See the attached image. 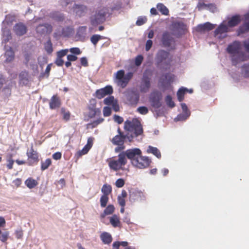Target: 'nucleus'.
<instances>
[{
	"instance_id": "obj_5",
	"label": "nucleus",
	"mask_w": 249,
	"mask_h": 249,
	"mask_svg": "<svg viewBox=\"0 0 249 249\" xmlns=\"http://www.w3.org/2000/svg\"><path fill=\"white\" fill-rule=\"evenodd\" d=\"M156 60L158 65H163L165 66V69L170 68L172 61V57H170L169 53L163 50H160L158 52Z\"/></svg>"
},
{
	"instance_id": "obj_16",
	"label": "nucleus",
	"mask_w": 249,
	"mask_h": 249,
	"mask_svg": "<svg viewBox=\"0 0 249 249\" xmlns=\"http://www.w3.org/2000/svg\"><path fill=\"white\" fill-rule=\"evenodd\" d=\"M245 22L241 25L237 30L238 35L249 32V13L245 16Z\"/></svg>"
},
{
	"instance_id": "obj_58",
	"label": "nucleus",
	"mask_w": 249,
	"mask_h": 249,
	"mask_svg": "<svg viewBox=\"0 0 249 249\" xmlns=\"http://www.w3.org/2000/svg\"><path fill=\"white\" fill-rule=\"evenodd\" d=\"M111 114V108L108 107H105L103 108V115L105 117L109 116Z\"/></svg>"
},
{
	"instance_id": "obj_12",
	"label": "nucleus",
	"mask_w": 249,
	"mask_h": 249,
	"mask_svg": "<svg viewBox=\"0 0 249 249\" xmlns=\"http://www.w3.org/2000/svg\"><path fill=\"white\" fill-rule=\"evenodd\" d=\"M126 97L129 105L134 107L137 105L139 100V95L137 92L133 90L128 91Z\"/></svg>"
},
{
	"instance_id": "obj_1",
	"label": "nucleus",
	"mask_w": 249,
	"mask_h": 249,
	"mask_svg": "<svg viewBox=\"0 0 249 249\" xmlns=\"http://www.w3.org/2000/svg\"><path fill=\"white\" fill-rule=\"evenodd\" d=\"M226 51L231 55L233 65H236L241 62L249 59V55L243 51L242 44L239 41H234L230 44L228 46Z\"/></svg>"
},
{
	"instance_id": "obj_20",
	"label": "nucleus",
	"mask_w": 249,
	"mask_h": 249,
	"mask_svg": "<svg viewBox=\"0 0 249 249\" xmlns=\"http://www.w3.org/2000/svg\"><path fill=\"white\" fill-rule=\"evenodd\" d=\"M61 105V101L57 95H53L49 102V107L51 109L59 108Z\"/></svg>"
},
{
	"instance_id": "obj_27",
	"label": "nucleus",
	"mask_w": 249,
	"mask_h": 249,
	"mask_svg": "<svg viewBox=\"0 0 249 249\" xmlns=\"http://www.w3.org/2000/svg\"><path fill=\"white\" fill-rule=\"evenodd\" d=\"M100 238L104 244L109 245L112 241L111 235L107 232H103L100 235Z\"/></svg>"
},
{
	"instance_id": "obj_18",
	"label": "nucleus",
	"mask_w": 249,
	"mask_h": 249,
	"mask_svg": "<svg viewBox=\"0 0 249 249\" xmlns=\"http://www.w3.org/2000/svg\"><path fill=\"white\" fill-rule=\"evenodd\" d=\"M130 199L133 201L142 202L145 200L146 196L143 192L135 191L130 195Z\"/></svg>"
},
{
	"instance_id": "obj_2",
	"label": "nucleus",
	"mask_w": 249,
	"mask_h": 249,
	"mask_svg": "<svg viewBox=\"0 0 249 249\" xmlns=\"http://www.w3.org/2000/svg\"><path fill=\"white\" fill-rule=\"evenodd\" d=\"M119 153L117 159L112 158L107 160L109 168L114 171L124 170V167L127 162L126 158H125L122 152Z\"/></svg>"
},
{
	"instance_id": "obj_22",
	"label": "nucleus",
	"mask_w": 249,
	"mask_h": 249,
	"mask_svg": "<svg viewBox=\"0 0 249 249\" xmlns=\"http://www.w3.org/2000/svg\"><path fill=\"white\" fill-rule=\"evenodd\" d=\"M4 57H5V62L9 63L14 61L15 54V52L11 47H9L4 53Z\"/></svg>"
},
{
	"instance_id": "obj_50",
	"label": "nucleus",
	"mask_w": 249,
	"mask_h": 249,
	"mask_svg": "<svg viewBox=\"0 0 249 249\" xmlns=\"http://www.w3.org/2000/svg\"><path fill=\"white\" fill-rule=\"evenodd\" d=\"M3 36L5 37V42H8L12 38V36L10 31L9 30H6L4 31Z\"/></svg>"
},
{
	"instance_id": "obj_25",
	"label": "nucleus",
	"mask_w": 249,
	"mask_h": 249,
	"mask_svg": "<svg viewBox=\"0 0 249 249\" xmlns=\"http://www.w3.org/2000/svg\"><path fill=\"white\" fill-rule=\"evenodd\" d=\"M229 31L228 27L227 25L221 24L215 30L214 36H218L219 38L221 37V35L223 34L227 33Z\"/></svg>"
},
{
	"instance_id": "obj_41",
	"label": "nucleus",
	"mask_w": 249,
	"mask_h": 249,
	"mask_svg": "<svg viewBox=\"0 0 249 249\" xmlns=\"http://www.w3.org/2000/svg\"><path fill=\"white\" fill-rule=\"evenodd\" d=\"M241 73L245 77H249V63L245 64L242 66Z\"/></svg>"
},
{
	"instance_id": "obj_64",
	"label": "nucleus",
	"mask_w": 249,
	"mask_h": 249,
	"mask_svg": "<svg viewBox=\"0 0 249 249\" xmlns=\"http://www.w3.org/2000/svg\"><path fill=\"white\" fill-rule=\"evenodd\" d=\"M8 163L7 164V167L8 169H12L13 168V165L14 162V160L12 159L11 157L10 158L7 160Z\"/></svg>"
},
{
	"instance_id": "obj_10",
	"label": "nucleus",
	"mask_w": 249,
	"mask_h": 249,
	"mask_svg": "<svg viewBox=\"0 0 249 249\" xmlns=\"http://www.w3.org/2000/svg\"><path fill=\"white\" fill-rule=\"evenodd\" d=\"M96 101L94 99H91L89 100V104L88 106V109L89 110L88 116L90 118H93L96 115H99L101 114V111L99 108L96 107Z\"/></svg>"
},
{
	"instance_id": "obj_43",
	"label": "nucleus",
	"mask_w": 249,
	"mask_h": 249,
	"mask_svg": "<svg viewBox=\"0 0 249 249\" xmlns=\"http://www.w3.org/2000/svg\"><path fill=\"white\" fill-rule=\"evenodd\" d=\"M104 121V119L103 118H100L88 124V126H90L91 128L96 127L99 124L102 123Z\"/></svg>"
},
{
	"instance_id": "obj_4",
	"label": "nucleus",
	"mask_w": 249,
	"mask_h": 249,
	"mask_svg": "<svg viewBox=\"0 0 249 249\" xmlns=\"http://www.w3.org/2000/svg\"><path fill=\"white\" fill-rule=\"evenodd\" d=\"M109 9L106 7H101L95 12V13L90 18V23L93 26L104 22L106 15L108 13Z\"/></svg>"
},
{
	"instance_id": "obj_51",
	"label": "nucleus",
	"mask_w": 249,
	"mask_h": 249,
	"mask_svg": "<svg viewBox=\"0 0 249 249\" xmlns=\"http://www.w3.org/2000/svg\"><path fill=\"white\" fill-rule=\"evenodd\" d=\"M190 112H187L184 114H180L178 115L176 118L177 121H184L187 119V118L190 116Z\"/></svg>"
},
{
	"instance_id": "obj_17",
	"label": "nucleus",
	"mask_w": 249,
	"mask_h": 249,
	"mask_svg": "<svg viewBox=\"0 0 249 249\" xmlns=\"http://www.w3.org/2000/svg\"><path fill=\"white\" fill-rule=\"evenodd\" d=\"M53 28L51 24L45 23L39 25L36 28L37 33L40 34H50L52 32Z\"/></svg>"
},
{
	"instance_id": "obj_24",
	"label": "nucleus",
	"mask_w": 249,
	"mask_h": 249,
	"mask_svg": "<svg viewBox=\"0 0 249 249\" xmlns=\"http://www.w3.org/2000/svg\"><path fill=\"white\" fill-rule=\"evenodd\" d=\"M73 11L79 17L84 16L87 11V8L82 5L75 4L73 7Z\"/></svg>"
},
{
	"instance_id": "obj_39",
	"label": "nucleus",
	"mask_w": 249,
	"mask_h": 249,
	"mask_svg": "<svg viewBox=\"0 0 249 249\" xmlns=\"http://www.w3.org/2000/svg\"><path fill=\"white\" fill-rule=\"evenodd\" d=\"M128 245L127 241H115L112 244V249H119V247L121 246L122 247H126Z\"/></svg>"
},
{
	"instance_id": "obj_52",
	"label": "nucleus",
	"mask_w": 249,
	"mask_h": 249,
	"mask_svg": "<svg viewBox=\"0 0 249 249\" xmlns=\"http://www.w3.org/2000/svg\"><path fill=\"white\" fill-rule=\"evenodd\" d=\"M165 102L167 105L171 107H175V105L174 102L172 101V98L170 95H167L165 98Z\"/></svg>"
},
{
	"instance_id": "obj_42",
	"label": "nucleus",
	"mask_w": 249,
	"mask_h": 249,
	"mask_svg": "<svg viewBox=\"0 0 249 249\" xmlns=\"http://www.w3.org/2000/svg\"><path fill=\"white\" fill-rule=\"evenodd\" d=\"M52 164V160L48 158L44 161H41V169L44 171L48 168V167Z\"/></svg>"
},
{
	"instance_id": "obj_34",
	"label": "nucleus",
	"mask_w": 249,
	"mask_h": 249,
	"mask_svg": "<svg viewBox=\"0 0 249 249\" xmlns=\"http://www.w3.org/2000/svg\"><path fill=\"white\" fill-rule=\"evenodd\" d=\"M115 208L113 205H108L104 211L103 213L101 214L102 218H104L106 215L112 214L114 211Z\"/></svg>"
},
{
	"instance_id": "obj_59",
	"label": "nucleus",
	"mask_w": 249,
	"mask_h": 249,
	"mask_svg": "<svg viewBox=\"0 0 249 249\" xmlns=\"http://www.w3.org/2000/svg\"><path fill=\"white\" fill-rule=\"evenodd\" d=\"M125 182L124 179L119 178L115 182V186L117 188H121L124 185Z\"/></svg>"
},
{
	"instance_id": "obj_8",
	"label": "nucleus",
	"mask_w": 249,
	"mask_h": 249,
	"mask_svg": "<svg viewBox=\"0 0 249 249\" xmlns=\"http://www.w3.org/2000/svg\"><path fill=\"white\" fill-rule=\"evenodd\" d=\"M126 138V135H116L111 139L112 143L117 146L114 149L115 153H119L125 149L124 142Z\"/></svg>"
},
{
	"instance_id": "obj_57",
	"label": "nucleus",
	"mask_w": 249,
	"mask_h": 249,
	"mask_svg": "<svg viewBox=\"0 0 249 249\" xmlns=\"http://www.w3.org/2000/svg\"><path fill=\"white\" fill-rule=\"evenodd\" d=\"M61 112L63 114V119L66 121L69 120L71 116L70 112L69 111L65 112V109L63 108H61Z\"/></svg>"
},
{
	"instance_id": "obj_45",
	"label": "nucleus",
	"mask_w": 249,
	"mask_h": 249,
	"mask_svg": "<svg viewBox=\"0 0 249 249\" xmlns=\"http://www.w3.org/2000/svg\"><path fill=\"white\" fill-rule=\"evenodd\" d=\"M108 196L102 195L100 199L101 206L103 208L106 207L108 201Z\"/></svg>"
},
{
	"instance_id": "obj_40",
	"label": "nucleus",
	"mask_w": 249,
	"mask_h": 249,
	"mask_svg": "<svg viewBox=\"0 0 249 249\" xmlns=\"http://www.w3.org/2000/svg\"><path fill=\"white\" fill-rule=\"evenodd\" d=\"M87 27L81 26L77 30V36L79 37H84L86 35Z\"/></svg>"
},
{
	"instance_id": "obj_19",
	"label": "nucleus",
	"mask_w": 249,
	"mask_h": 249,
	"mask_svg": "<svg viewBox=\"0 0 249 249\" xmlns=\"http://www.w3.org/2000/svg\"><path fill=\"white\" fill-rule=\"evenodd\" d=\"M173 40V38L169 32H165L163 33L161 41L164 47H170Z\"/></svg>"
},
{
	"instance_id": "obj_26",
	"label": "nucleus",
	"mask_w": 249,
	"mask_h": 249,
	"mask_svg": "<svg viewBox=\"0 0 249 249\" xmlns=\"http://www.w3.org/2000/svg\"><path fill=\"white\" fill-rule=\"evenodd\" d=\"M241 21V16L236 15L232 16L228 22V26L230 27L237 25Z\"/></svg>"
},
{
	"instance_id": "obj_55",
	"label": "nucleus",
	"mask_w": 249,
	"mask_h": 249,
	"mask_svg": "<svg viewBox=\"0 0 249 249\" xmlns=\"http://www.w3.org/2000/svg\"><path fill=\"white\" fill-rule=\"evenodd\" d=\"M70 52L72 54L75 55H79L82 52L79 48L73 47L71 48L69 50V52Z\"/></svg>"
},
{
	"instance_id": "obj_32",
	"label": "nucleus",
	"mask_w": 249,
	"mask_h": 249,
	"mask_svg": "<svg viewBox=\"0 0 249 249\" xmlns=\"http://www.w3.org/2000/svg\"><path fill=\"white\" fill-rule=\"evenodd\" d=\"M109 221L111 225L114 228L121 227L119 217L116 214L113 215L110 218Z\"/></svg>"
},
{
	"instance_id": "obj_38",
	"label": "nucleus",
	"mask_w": 249,
	"mask_h": 249,
	"mask_svg": "<svg viewBox=\"0 0 249 249\" xmlns=\"http://www.w3.org/2000/svg\"><path fill=\"white\" fill-rule=\"evenodd\" d=\"M101 191L103 193V195L108 196V195L111 193L112 187L111 185L105 184L103 185Z\"/></svg>"
},
{
	"instance_id": "obj_54",
	"label": "nucleus",
	"mask_w": 249,
	"mask_h": 249,
	"mask_svg": "<svg viewBox=\"0 0 249 249\" xmlns=\"http://www.w3.org/2000/svg\"><path fill=\"white\" fill-rule=\"evenodd\" d=\"M69 52V49H66L61 50L59 51H58L56 53L57 56L59 57V58H62L67 55L68 53Z\"/></svg>"
},
{
	"instance_id": "obj_62",
	"label": "nucleus",
	"mask_w": 249,
	"mask_h": 249,
	"mask_svg": "<svg viewBox=\"0 0 249 249\" xmlns=\"http://www.w3.org/2000/svg\"><path fill=\"white\" fill-rule=\"evenodd\" d=\"M54 63L59 67L62 66L63 64H64V61L62 58H59V57L57 56Z\"/></svg>"
},
{
	"instance_id": "obj_11",
	"label": "nucleus",
	"mask_w": 249,
	"mask_h": 249,
	"mask_svg": "<svg viewBox=\"0 0 249 249\" xmlns=\"http://www.w3.org/2000/svg\"><path fill=\"white\" fill-rule=\"evenodd\" d=\"M140 90L142 92L146 93L150 88V77L146 72H144L140 85Z\"/></svg>"
},
{
	"instance_id": "obj_15",
	"label": "nucleus",
	"mask_w": 249,
	"mask_h": 249,
	"mask_svg": "<svg viewBox=\"0 0 249 249\" xmlns=\"http://www.w3.org/2000/svg\"><path fill=\"white\" fill-rule=\"evenodd\" d=\"M13 30L17 36H21L27 33V28L24 24L19 22L14 25Z\"/></svg>"
},
{
	"instance_id": "obj_37",
	"label": "nucleus",
	"mask_w": 249,
	"mask_h": 249,
	"mask_svg": "<svg viewBox=\"0 0 249 249\" xmlns=\"http://www.w3.org/2000/svg\"><path fill=\"white\" fill-rule=\"evenodd\" d=\"M189 90L184 88H181L179 89L177 92V97L178 100L179 102H181L184 99V94L185 92L188 91Z\"/></svg>"
},
{
	"instance_id": "obj_6",
	"label": "nucleus",
	"mask_w": 249,
	"mask_h": 249,
	"mask_svg": "<svg viewBox=\"0 0 249 249\" xmlns=\"http://www.w3.org/2000/svg\"><path fill=\"white\" fill-rule=\"evenodd\" d=\"M133 76V72H128L125 74L124 71L123 70H121L115 73V80L118 86L124 88L127 86Z\"/></svg>"
},
{
	"instance_id": "obj_28",
	"label": "nucleus",
	"mask_w": 249,
	"mask_h": 249,
	"mask_svg": "<svg viewBox=\"0 0 249 249\" xmlns=\"http://www.w3.org/2000/svg\"><path fill=\"white\" fill-rule=\"evenodd\" d=\"M19 80L20 84L26 85L29 82V73L26 71H22L19 74Z\"/></svg>"
},
{
	"instance_id": "obj_14",
	"label": "nucleus",
	"mask_w": 249,
	"mask_h": 249,
	"mask_svg": "<svg viewBox=\"0 0 249 249\" xmlns=\"http://www.w3.org/2000/svg\"><path fill=\"white\" fill-rule=\"evenodd\" d=\"M161 99V94L158 92L152 93L150 98L151 105L155 108H159L161 107V104L160 102Z\"/></svg>"
},
{
	"instance_id": "obj_46",
	"label": "nucleus",
	"mask_w": 249,
	"mask_h": 249,
	"mask_svg": "<svg viewBox=\"0 0 249 249\" xmlns=\"http://www.w3.org/2000/svg\"><path fill=\"white\" fill-rule=\"evenodd\" d=\"M174 27L178 30L184 31L186 29L185 25L181 22H176L174 23Z\"/></svg>"
},
{
	"instance_id": "obj_23",
	"label": "nucleus",
	"mask_w": 249,
	"mask_h": 249,
	"mask_svg": "<svg viewBox=\"0 0 249 249\" xmlns=\"http://www.w3.org/2000/svg\"><path fill=\"white\" fill-rule=\"evenodd\" d=\"M214 25L210 22H206L203 24L198 25L196 27V31L199 32H204L211 31L214 29Z\"/></svg>"
},
{
	"instance_id": "obj_56",
	"label": "nucleus",
	"mask_w": 249,
	"mask_h": 249,
	"mask_svg": "<svg viewBox=\"0 0 249 249\" xmlns=\"http://www.w3.org/2000/svg\"><path fill=\"white\" fill-rule=\"evenodd\" d=\"M143 59L142 55L140 54L137 55L135 59V64L137 66H139L141 65Z\"/></svg>"
},
{
	"instance_id": "obj_48",
	"label": "nucleus",
	"mask_w": 249,
	"mask_h": 249,
	"mask_svg": "<svg viewBox=\"0 0 249 249\" xmlns=\"http://www.w3.org/2000/svg\"><path fill=\"white\" fill-rule=\"evenodd\" d=\"M73 31V28L71 27L68 26L65 28H64L62 30V34L64 36H70Z\"/></svg>"
},
{
	"instance_id": "obj_47",
	"label": "nucleus",
	"mask_w": 249,
	"mask_h": 249,
	"mask_svg": "<svg viewBox=\"0 0 249 249\" xmlns=\"http://www.w3.org/2000/svg\"><path fill=\"white\" fill-rule=\"evenodd\" d=\"M116 100L113 96H110L104 100V103L105 105L111 106Z\"/></svg>"
},
{
	"instance_id": "obj_36",
	"label": "nucleus",
	"mask_w": 249,
	"mask_h": 249,
	"mask_svg": "<svg viewBox=\"0 0 249 249\" xmlns=\"http://www.w3.org/2000/svg\"><path fill=\"white\" fill-rule=\"evenodd\" d=\"M106 37L99 35H93L90 37V41L94 46L97 45L98 42L100 40L104 39Z\"/></svg>"
},
{
	"instance_id": "obj_49",
	"label": "nucleus",
	"mask_w": 249,
	"mask_h": 249,
	"mask_svg": "<svg viewBox=\"0 0 249 249\" xmlns=\"http://www.w3.org/2000/svg\"><path fill=\"white\" fill-rule=\"evenodd\" d=\"M89 150L87 147L84 146V147L82 148V150H79L77 152L76 156L78 158H79L82 155L87 154Z\"/></svg>"
},
{
	"instance_id": "obj_35",
	"label": "nucleus",
	"mask_w": 249,
	"mask_h": 249,
	"mask_svg": "<svg viewBox=\"0 0 249 249\" xmlns=\"http://www.w3.org/2000/svg\"><path fill=\"white\" fill-rule=\"evenodd\" d=\"M158 10L164 15H168L169 10L168 8L162 3H159L157 5Z\"/></svg>"
},
{
	"instance_id": "obj_60",
	"label": "nucleus",
	"mask_w": 249,
	"mask_h": 249,
	"mask_svg": "<svg viewBox=\"0 0 249 249\" xmlns=\"http://www.w3.org/2000/svg\"><path fill=\"white\" fill-rule=\"evenodd\" d=\"M147 19L145 17H140L136 21V24L138 26H141L146 22Z\"/></svg>"
},
{
	"instance_id": "obj_63",
	"label": "nucleus",
	"mask_w": 249,
	"mask_h": 249,
	"mask_svg": "<svg viewBox=\"0 0 249 249\" xmlns=\"http://www.w3.org/2000/svg\"><path fill=\"white\" fill-rule=\"evenodd\" d=\"M93 141V138H91V137L89 138L88 139L87 143L85 146L86 147H87L89 150H90V148H91V147L92 146Z\"/></svg>"
},
{
	"instance_id": "obj_21",
	"label": "nucleus",
	"mask_w": 249,
	"mask_h": 249,
	"mask_svg": "<svg viewBox=\"0 0 249 249\" xmlns=\"http://www.w3.org/2000/svg\"><path fill=\"white\" fill-rule=\"evenodd\" d=\"M137 160L138 162L140 163V164H142V167H140L138 165L134 166L140 169H143L148 167L151 163L150 160L147 157L142 156V154L140 158L137 159Z\"/></svg>"
},
{
	"instance_id": "obj_44",
	"label": "nucleus",
	"mask_w": 249,
	"mask_h": 249,
	"mask_svg": "<svg viewBox=\"0 0 249 249\" xmlns=\"http://www.w3.org/2000/svg\"><path fill=\"white\" fill-rule=\"evenodd\" d=\"M44 48L46 51L48 53H51L53 51V45L50 39L48 40L44 45Z\"/></svg>"
},
{
	"instance_id": "obj_7",
	"label": "nucleus",
	"mask_w": 249,
	"mask_h": 249,
	"mask_svg": "<svg viewBox=\"0 0 249 249\" xmlns=\"http://www.w3.org/2000/svg\"><path fill=\"white\" fill-rule=\"evenodd\" d=\"M122 153L124 156L125 158L130 160L133 165H138L142 167V164L138 162L137 159L140 158L142 154L141 150L138 148L128 149L125 151L123 150Z\"/></svg>"
},
{
	"instance_id": "obj_13",
	"label": "nucleus",
	"mask_w": 249,
	"mask_h": 249,
	"mask_svg": "<svg viewBox=\"0 0 249 249\" xmlns=\"http://www.w3.org/2000/svg\"><path fill=\"white\" fill-rule=\"evenodd\" d=\"M113 93V89L111 86H107L105 88L97 89L95 92V96L99 99L103 98L107 95Z\"/></svg>"
},
{
	"instance_id": "obj_61",
	"label": "nucleus",
	"mask_w": 249,
	"mask_h": 249,
	"mask_svg": "<svg viewBox=\"0 0 249 249\" xmlns=\"http://www.w3.org/2000/svg\"><path fill=\"white\" fill-rule=\"evenodd\" d=\"M113 119L114 121L118 124H121L124 122L123 117L116 114L113 116Z\"/></svg>"
},
{
	"instance_id": "obj_53",
	"label": "nucleus",
	"mask_w": 249,
	"mask_h": 249,
	"mask_svg": "<svg viewBox=\"0 0 249 249\" xmlns=\"http://www.w3.org/2000/svg\"><path fill=\"white\" fill-rule=\"evenodd\" d=\"M137 110L139 113L142 115H145L148 112L147 107L144 106L139 107Z\"/></svg>"
},
{
	"instance_id": "obj_33",
	"label": "nucleus",
	"mask_w": 249,
	"mask_h": 249,
	"mask_svg": "<svg viewBox=\"0 0 249 249\" xmlns=\"http://www.w3.org/2000/svg\"><path fill=\"white\" fill-rule=\"evenodd\" d=\"M147 152L148 153H152L158 159H160L161 158L160 152L157 147L149 146L147 150Z\"/></svg>"
},
{
	"instance_id": "obj_29",
	"label": "nucleus",
	"mask_w": 249,
	"mask_h": 249,
	"mask_svg": "<svg viewBox=\"0 0 249 249\" xmlns=\"http://www.w3.org/2000/svg\"><path fill=\"white\" fill-rule=\"evenodd\" d=\"M174 75L170 73H166L162 76V77L160 79V82L163 84L166 83L170 84L174 80Z\"/></svg>"
},
{
	"instance_id": "obj_31",
	"label": "nucleus",
	"mask_w": 249,
	"mask_h": 249,
	"mask_svg": "<svg viewBox=\"0 0 249 249\" xmlns=\"http://www.w3.org/2000/svg\"><path fill=\"white\" fill-rule=\"evenodd\" d=\"M25 184L29 189H33L38 185V182L33 178H29L25 181Z\"/></svg>"
},
{
	"instance_id": "obj_3",
	"label": "nucleus",
	"mask_w": 249,
	"mask_h": 249,
	"mask_svg": "<svg viewBox=\"0 0 249 249\" xmlns=\"http://www.w3.org/2000/svg\"><path fill=\"white\" fill-rule=\"evenodd\" d=\"M124 129L127 131L133 132L135 137H138L143 133L142 125L140 121L136 118H134L131 121H125Z\"/></svg>"
},
{
	"instance_id": "obj_9",
	"label": "nucleus",
	"mask_w": 249,
	"mask_h": 249,
	"mask_svg": "<svg viewBox=\"0 0 249 249\" xmlns=\"http://www.w3.org/2000/svg\"><path fill=\"white\" fill-rule=\"evenodd\" d=\"M26 155L28 157L27 163L28 165L33 166L37 164L39 162L38 153L34 149L33 146H31L29 151H27Z\"/></svg>"
},
{
	"instance_id": "obj_30",
	"label": "nucleus",
	"mask_w": 249,
	"mask_h": 249,
	"mask_svg": "<svg viewBox=\"0 0 249 249\" xmlns=\"http://www.w3.org/2000/svg\"><path fill=\"white\" fill-rule=\"evenodd\" d=\"M197 7L198 10H201L203 9H207V8H213L214 9L216 8L215 5L214 4H206L202 0H199L197 5Z\"/></svg>"
}]
</instances>
